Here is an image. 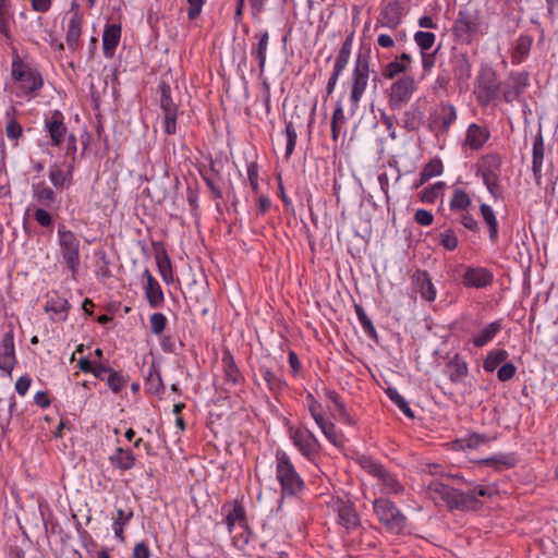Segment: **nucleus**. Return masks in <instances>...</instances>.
<instances>
[{
    "label": "nucleus",
    "mask_w": 558,
    "mask_h": 558,
    "mask_svg": "<svg viewBox=\"0 0 558 558\" xmlns=\"http://www.w3.org/2000/svg\"><path fill=\"white\" fill-rule=\"evenodd\" d=\"M450 509L472 510L480 504L474 494L464 493L456 488L451 489L450 496L445 502Z\"/></svg>",
    "instance_id": "a878e982"
},
{
    "label": "nucleus",
    "mask_w": 558,
    "mask_h": 558,
    "mask_svg": "<svg viewBox=\"0 0 558 558\" xmlns=\"http://www.w3.org/2000/svg\"><path fill=\"white\" fill-rule=\"evenodd\" d=\"M107 386L114 392H120L123 386L125 385V380L121 374L116 372L114 369L108 375L106 378Z\"/></svg>",
    "instance_id": "680f3d73"
},
{
    "label": "nucleus",
    "mask_w": 558,
    "mask_h": 558,
    "mask_svg": "<svg viewBox=\"0 0 558 558\" xmlns=\"http://www.w3.org/2000/svg\"><path fill=\"white\" fill-rule=\"evenodd\" d=\"M17 363L14 344V332L10 328L2 336L0 342V371L7 376L12 377V372Z\"/></svg>",
    "instance_id": "f8f14e48"
},
{
    "label": "nucleus",
    "mask_w": 558,
    "mask_h": 558,
    "mask_svg": "<svg viewBox=\"0 0 558 558\" xmlns=\"http://www.w3.org/2000/svg\"><path fill=\"white\" fill-rule=\"evenodd\" d=\"M451 489L452 487L438 481L432 482L427 487L430 497L435 499L439 498L444 502H446L448 497L450 496Z\"/></svg>",
    "instance_id": "864d4df0"
},
{
    "label": "nucleus",
    "mask_w": 558,
    "mask_h": 558,
    "mask_svg": "<svg viewBox=\"0 0 558 558\" xmlns=\"http://www.w3.org/2000/svg\"><path fill=\"white\" fill-rule=\"evenodd\" d=\"M413 279L422 299L428 302H432L436 299V288L426 271H416L413 276Z\"/></svg>",
    "instance_id": "72a5a7b5"
},
{
    "label": "nucleus",
    "mask_w": 558,
    "mask_h": 558,
    "mask_svg": "<svg viewBox=\"0 0 558 558\" xmlns=\"http://www.w3.org/2000/svg\"><path fill=\"white\" fill-rule=\"evenodd\" d=\"M177 116L178 111L163 113V131L166 134L171 135L177 132Z\"/></svg>",
    "instance_id": "774afa93"
},
{
    "label": "nucleus",
    "mask_w": 558,
    "mask_h": 558,
    "mask_svg": "<svg viewBox=\"0 0 558 558\" xmlns=\"http://www.w3.org/2000/svg\"><path fill=\"white\" fill-rule=\"evenodd\" d=\"M355 313L357 316V319L364 330V332L372 339L377 338V332L375 329V326L373 325L372 319L366 315L365 311L361 305H355Z\"/></svg>",
    "instance_id": "8fccbe9b"
},
{
    "label": "nucleus",
    "mask_w": 558,
    "mask_h": 558,
    "mask_svg": "<svg viewBox=\"0 0 558 558\" xmlns=\"http://www.w3.org/2000/svg\"><path fill=\"white\" fill-rule=\"evenodd\" d=\"M159 89H160V107H161L163 113L178 111V108L171 97L170 86L166 83H162V84H160Z\"/></svg>",
    "instance_id": "3c124183"
},
{
    "label": "nucleus",
    "mask_w": 558,
    "mask_h": 558,
    "mask_svg": "<svg viewBox=\"0 0 558 558\" xmlns=\"http://www.w3.org/2000/svg\"><path fill=\"white\" fill-rule=\"evenodd\" d=\"M402 14V4L398 0H391L383 5L375 27L396 29L401 23Z\"/></svg>",
    "instance_id": "2eb2a0df"
},
{
    "label": "nucleus",
    "mask_w": 558,
    "mask_h": 558,
    "mask_svg": "<svg viewBox=\"0 0 558 558\" xmlns=\"http://www.w3.org/2000/svg\"><path fill=\"white\" fill-rule=\"evenodd\" d=\"M44 128L49 134L50 145L52 147H60L71 133L64 123V114L57 109L45 116Z\"/></svg>",
    "instance_id": "9b49d317"
},
{
    "label": "nucleus",
    "mask_w": 558,
    "mask_h": 558,
    "mask_svg": "<svg viewBox=\"0 0 558 558\" xmlns=\"http://www.w3.org/2000/svg\"><path fill=\"white\" fill-rule=\"evenodd\" d=\"M533 45V38L527 35H521L518 37L515 41V46L512 52V63L520 64L522 63L530 53L531 47Z\"/></svg>",
    "instance_id": "a19ab883"
},
{
    "label": "nucleus",
    "mask_w": 558,
    "mask_h": 558,
    "mask_svg": "<svg viewBox=\"0 0 558 558\" xmlns=\"http://www.w3.org/2000/svg\"><path fill=\"white\" fill-rule=\"evenodd\" d=\"M412 62V56L402 52L383 68L381 74L386 80H392L401 73H407L411 69Z\"/></svg>",
    "instance_id": "5701e85b"
},
{
    "label": "nucleus",
    "mask_w": 558,
    "mask_h": 558,
    "mask_svg": "<svg viewBox=\"0 0 558 558\" xmlns=\"http://www.w3.org/2000/svg\"><path fill=\"white\" fill-rule=\"evenodd\" d=\"M490 159L493 161V165L485 167L481 170L483 183L494 199H502V186L499 182L498 174L495 171V169L498 168L499 166V158L493 156L490 157Z\"/></svg>",
    "instance_id": "a211bd4d"
},
{
    "label": "nucleus",
    "mask_w": 558,
    "mask_h": 558,
    "mask_svg": "<svg viewBox=\"0 0 558 558\" xmlns=\"http://www.w3.org/2000/svg\"><path fill=\"white\" fill-rule=\"evenodd\" d=\"M458 118L457 109L452 104L441 102L428 116V129L437 137H446L451 125Z\"/></svg>",
    "instance_id": "1a4fd4ad"
},
{
    "label": "nucleus",
    "mask_w": 558,
    "mask_h": 558,
    "mask_svg": "<svg viewBox=\"0 0 558 558\" xmlns=\"http://www.w3.org/2000/svg\"><path fill=\"white\" fill-rule=\"evenodd\" d=\"M221 513L225 515L222 523L231 534L235 526L246 527V512L244 507L238 501H227L221 507Z\"/></svg>",
    "instance_id": "ddd939ff"
},
{
    "label": "nucleus",
    "mask_w": 558,
    "mask_h": 558,
    "mask_svg": "<svg viewBox=\"0 0 558 558\" xmlns=\"http://www.w3.org/2000/svg\"><path fill=\"white\" fill-rule=\"evenodd\" d=\"M284 125H286L284 134H286V137H287V145H286L284 157H286V159H289L291 157V155L293 154V150L295 148L296 140H298V133L295 131V128H294L292 121L284 120Z\"/></svg>",
    "instance_id": "603ef678"
},
{
    "label": "nucleus",
    "mask_w": 558,
    "mask_h": 558,
    "mask_svg": "<svg viewBox=\"0 0 558 558\" xmlns=\"http://www.w3.org/2000/svg\"><path fill=\"white\" fill-rule=\"evenodd\" d=\"M417 88L411 75H403L395 81L388 89V106L392 111L401 110L412 98Z\"/></svg>",
    "instance_id": "6e6552de"
},
{
    "label": "nucleus",
    "mask_w": 558,
    "mask_h": 558,
    "mask_svg": "<svg viewBox=\"0 0 558 558\" xmlns=\"http://www.w3.org/2000/svg\"><path fill=\"white\" fill-rule=\"evenodd\" d=\"M424 117L423 108L414 102L403 112L400 125L408 132H415L421 128Z\"/></svg>",
    "instance_id": "bb28decb"
},
{
    "label": "nucleus",
    "mask_w": 558,
    "mask_h": 558,
    "mask_svg": "<svg viewBox=\"0 0 558 558\" xmlns=\"http://www.w3.org/2000/svg\"><path fill=\"white\" fill-rule=\"evenodd\" d=\"M451 71L459 83H465L472 75V65L466 53L453 49L450 56Z\"/></svg>",
    "instance_id": "6ab92c4d"
},
{
    "label": "nucleus",
    "mask_w": 558,
    "mask_h": 558,
    "mask_svg": "<svg viewBox=\"0 0 558 558\" xmlns=\"http://www.w3.org/2000/svg\"><path fill=\"white\" fill-rule=\"evenodd\" d=\"M145 388H146L147 392L157 395V396L162 393L165 390L161 375L154 366H151L148 372L146 383H145Z\"/></svg>",
    "instance_id": "de8ad7c7"
},
{
    "label": "nucleus",
    "mask_w": 558,
    "mask_h": 558,
    "mask_svg": "<svg viewBox=\"0 0 558 558\" xmlns=\"http://www.w3.org/2000/svg\"><path fill=\"white\" fill-rule=\"evenodd\" d=\"M480 463L501 471L513 468L517 464V458L513 453H497L481 460Z\"/></svg>",
    "instance_id": "58836bf2"
},
{
    "label": "nucleus",
    "mask_w": 558,
    "mask_h": 558,
    "mask_svg": "<svg viewBox=\"0 0 558 558\" xmlns=\"http://www.w3.org/2000/svg\"><path fill=\"white\" fill-rule=\"evenodd\" d=\"M336 507L338 521L347 530L355 529L360 524L359 514L351 502L339 501Z\"/></svg>",
    "instance_id": "c756f323"
},
{
    "label": "nucleus",
    "mask_w": 558,
    "mask_h": 558,
    "mask_svg": "<svg viewBox=\"0 0 558 558\" xmlns=\"http://www.w3.org/2000/svg\"><path fill=\"white\" fill-rule=\"evenodd\" d=\"M157 266L162 280L167 283L170 282L172 280V267L170 258L167 255L157 257Z\"/></svg>",
    "instance_id": "052dcab7"
},
{
    "label": "nucleus",
    "mask_w": 558,
    "mask_h": 558,
    "mask_svg": "<svg viewBox=\"0 0 558 558\" xmlns=\"http://www.w3.org/2000/svg\"><path fill=\"white\" fill-rule=\"evenodd\" d=\"M82 35V17L75 12L69 19L68 29L65 35L66 47L71 51H76L80 46V38Z\"/></svg>",
    "instance_id": "7c9ffc66"
},
{
    "label": "nucleus",
    "mask_w": 558,
    "mask_h": 558,
    "mask_svg": "<svg viewBox=\"0 0 558 558\" xmlns=\"http://www.w3.org/2000/svg\"><path fill=\"white\" fill-rule=\"evenodd\" d=\"M7 137L13 142L14 146H17L19 140L23 136L22 125L14 119L11 118L5 126Z\"/></svg>",
    "instance_id": "4d7b16f0"
},
{
    "label": "nucleus",
    "mask_w": 558,
    "mask_h": 558,
    "mask_svg": "<svg viewBox=\"0 0 558 558\" xmlns=\"http://www.w3.org/2000/svg\"><path fill=\"white\" fill-rule=\"evenodd\" d=\"M436 35L432 32L418 31L414 34V41L421 51H428L435 44Z\"/></svg>",
    "instance_id": "6e6d98bb"
},
{
    "label": "nucleus",
    "mask_w": 558,
    "mask_h": 558,
    "mask_svg": "<svg viewBox=\"0 0 558 558\" xmlns=\"http://www.w3.org/2000/svg\"><path fill=\"white\" fill-rule=\"evenodd\" d=\"M480 213L488 230V238L492 244H496L499 239V223L494 209L488 204L480 205Z\"/></svg>",
    "instance_id": "2f4dec72"
},
{
    "label": "nucleus",
    "mask_w": 558,
    "mask_h": 558,
    "mask_svg": "<svg viewBox=\"0 0 558 558\" xmlns=\"http://www.w3.org/2000/svg\"><path fill=\"white\" fill-rule=\"evenodd\" d=\"M58 240L63 263L75 279L81 264V242L73 231L65 230L64 227L58 229Z\"/></svg>",
    "instance_id": "0eeeda50"
},
{
    "label": "nucleus",
    "mask_w": 558,
    "mask_h": 558,
    "mask_svg": "<svg viewBox=\"0 0 558 558\" xmlns=\"http://www.w3.org/2000/svg\"><path fill=\"white\" fill-rule=\"evenodd\" d=\"M120 24H106L102 33V51L104 56L111 59L121 39Z\"/></svg>",
    "instance_id": "b1692460"
},
{
    "label": "nucleus",
    "mask_w": 558,
    "mask_h": 558,
    "mask_svg": "<svg viewBox=\"0 0 558 558\" xmlns=\"http://www.w3.org/2000/svg\"><path fill=\"white\" fill-rule=\"evenodd\" d=\"M360 466L371 476L377 480L380 493L384 495H400L404 487L398 477L388 471L378 460L371 456H361L357 459Z\"/></svg>",
    "instance_id": "20e7f679"
},
{
    "label": "nucleus",
    "mask_w": 558,
    "mask_h": 558,
    "mask_svg": "<svg viewBox=\"0 0 558 558\" xmlns=\"http://www.w3.org/2000/svg\"><path fill=\"white\" fill-rule=\"evenodd\" d=\"M33 198L46 208H52L59 205L58 195L56 191L50 187L45 181L34 183L32 185Z\"/></svg>",
    "instance_id": "393cba45"
},
{
    "label": "nucleus",
    "mask_w": 558,
    "mask_h": 558,
    "mask_svg": "<svg viewBox=\"0 0 558 558\" xmlns=\"http://www.w3.org/2000/svg\"><path fill=\"white\" fill-rule=\"evenodd\" d=\"M34 218L37 223L44 228H50L53 225V219L46 207H38L34 213Z\"/></svg>",
    "instance_id": "e2e57ef3"
},
{
    "label": "nucleus",
    "mask_w": 558,
    "mask_h": 558,
    "mask_svg": "<svg viewBox=\"0 0 558 558\" xmlns=\"http://www.w3.org/2000/svg\"><path fill=\"white\" fill-rule=\"evenodd\" d=\"M490 136L489 130L476 123H471L465 132L464 146L472 150L481 149Z\"/></svg>",
    "instance_id": "4be33fe9"
},
{
    "label": "nucleus",
    "mask_w": 558,
    "mask_h": 558,
    "mask_svg": "<svg viewBox=\"0 0 558 558\" xmlns=\"http://www.w3.org/2000/svg\"><path fill=\"white\" fill-rule=\"evenodd\" d=\"M504 324L502 319H496L482 328H480L473 336L470 338V342L475 348H483L490 343L494 338L502 330Z\"/></svg>",
    "instance_id": "412c9836"
},
{
    "label": "nucleus",
    "mask_w": 558,
    "mask_h": 558,
    "mask_svg": "<svg viewBox=\"0 0 558 558\" xmlns=\"http://www.w3.org/2000/svg\"><path fill=\"white\" fill-rule=\"evenodd\" d=\"M472 204L470 195L461 187H452V196L449 202V208L452 211H464Z\"/></svg>",
    "instance_id": "37998d69"
},
{
    "label": "nucleus",
    "mask_w": 558,
    "mask_h": 558,
    "mask_svg": "<svg viewBox=\"0 0 558 558\" xmlns=\"http://www.w3.org/2000/svg\"><path fill=\"white\" fill-rule=\"evenodd\" d=\"M276 458V478L281 487L283 497L296 496L304 489V481L296 471L290 456L282 449H278Z\"/></svg>",
    "instance_id": "f03ea898"
},
{
    "label": "nucleus",
    "mask_w": 558,
    "mask_h": 558,
    "mask_svg": "<svg viewBox=\"0 0 558 558\" xmlns=\"http://www.w3.org/2000/svg\"><path fill=\"white\" fill-rule=\"evenodd\" d=\"M167 317L162 313H154L149 317V325L151 333L159 336L163 332L167 326Z\"/></svg>",
    "instance_id": "bf43d9fd"
},
{
    "label": "nucleus",
    "mask_w": 558,
    "mask_h": 558,
    "mask_svg": "<svg viewBox=\"0 0 558 558\" xmlns=\"http://www.w3.org/2000/svg\"><path fill=\"white\" fill-rule=\"evenodd\" d=\"M371 49H360L355 56L354 65L350 73L348 84L350 86L349 100L353 106L361 101L369 80Z\"/></svg>",
    "instance_id": "7ed1b4c3"
},
{
    "label": "nucleus",
    "mask_w": 558,
    "mask_h": 558,
    "mask_svg": "<svg viewBox=\"0 0 558 558\" xmlns=\"http://www.w3.org/2000/svg\"><path fill=\"white\" fill-rule=\"evenodd\" d=\"M509 354L504 349H495L487 353L483 362V368L487 373H493L497 366L508 359Z\"/></svg>",
    "instance_id": "a18cd8bd"
},
{
    "label": "nucleus",
    "mask_w": 558,
    "mask_h": 558,
    "mask_svg": "<svg viewBox=\"0 0 558 558\" xmlns=\"http://www.w3.org/2000/svg\"><path fill=\"white\" fill-rule=\"evenodd\" d=\"M449 372V379L451 383H461L469 373V366L466 361L459 354H454L453 357L446 365Z\"/></svg>",
    "instance_id": "e433bc0d"
},
{
    "label": "nucleus",
    "mask_w": 558,
    "mask_h": 558,
    "mask_svg": "<svg viewBox=\"0 0 558 558\" xmlns=\"http://www.w3.org/2000/svg\"><path fill=\"white\" fill-rule=\"evenodd\" d=\"M253 39L256 40V43L252 45L251 54L255 57L256 60L258 61L260 73H264L266 66L267 50L269 45V33L268 31H262L259 33H256L253 36Z\"/></svg>",
    "instance_id": "c85d7f7f"
},
{
    "label": "nucleus",
    "mask_w": 558,
    "mask_h": 558,
    "mask_svg": "<svg viewBox=\"0 0 558 558\" xmlns=\"http://www.w3.org/2000/svg\"><path fill=\"white\" fill-rule=\"evenodd\" d=\"M513 96L520 97L524 89L529 86V74L526 72L512 73Z\"/></svg>",
    "instance_id": "13d9d810"
},
{
    "label": "nucleus",
    "mask_w": 558,
    "mask_h": 558,
    "mask_svg": "<svg viewBox=\"0 0 558 558\" xmlns=\"http://www.w3.org/2000/svg\"><path fill=\"white\" fill-rule=\"evenodd\" d=\"M11 77L17 97L32 99L38 96L44 86V78L38 69L23 61L17 54L12 60Z\"/></svg>",
    "instance_id": "f257e3e1"
},
{
    "label": "nucleus",
    "mask_w": 558,
    "mask_h": 558,
    "mask_svg": "<svg viewBox=\"0 0 558 558\" xmlns=\"http://www.w3.org/2000/svg\"><path fill=\"white\" fill-rule=\"evenodd\" d=\"M69 308L68 300L59 295L51 296L45 305L46 312L51 313V319L59 322L66 320Z\"/></svg>",
    "instance_id": "f704fd0d"
},
{
    "label": "nucleus",
    "mask_w": 558,
    "mask_h": 558,
    "mask_svg": "<svg viewBox=\"0 0 558 558\" xmlns=\"http://www.w3.org/2000/svg\"><path fill=\"white\" fill-rule=\"evenodd\" d=\"M222 366H223V375H225V385L229 388L235 387L241 384L244 378L236 366L234 359L230 351H226L222 354Z\"/></svg>",
    "instance_id": "cd10ccee"
},
{
    "label": "nucleus",
    "mask_w": 558,
    "mask_h": 558,
    "mask_svg": "<svg viewBox=\"0 0 558 558\" xmlns=\"http://www.w3.org/2000/svg\"><path fill=\"white\" fill-rule=\"evenodd\" d=\"M501 82L496 71L488 65L482 66L475 80L474 95L480 106L486 107L500 94Z\"/></svg>",
    "instance_id": "423d86ee"
},
{
    "label": "nucleus",
    "mask_w": 558,
    "mask_h": 558,
    "mask_svg": "<svg viewBox=\"0 0 558 558\" xmlns=\"http://www.w3.org/2000/svg\"><path fill=\"white\" fill-rule=\"evenodd\" d=\"M387 396L405 416L410 418L414 417V413L411 410L409 402L397 391L396 388H388Z\"/></svg>",
    "instance_id": "09e8293b"
},
{
    "label": "nucleus",
    "mask_w": 558,
    "mask_h": 558,
    "mask_svg": "<svg viewBox=\"0 0 558 558\" xmlns=\"http://www.w3.org/2000/svg\"><path fill=\"white\" fill-rule=\"evenodd\" d=\"M373 509L379 522L392 534L405 533L409 521L407 515L388 498H377L373 502Z\"/></svg>",
    "instance_id": "39448f33"
},
{
    "label": "nucleus",
    "mask_w": 558,
    "mask_h": 558,
    "mask_svg": "<svg viewBox=\"0 0 558 558\" xmlns=\"http://www.w3.org/2000/svg\"><path fill=\"white\" fill-rule=\"evenodd\" d=\"M460 222L465 229H468L474 233L480 231V225H478L477 220L473 217V215H471L468 211V209L464 211H461Z\"/></svg>",
    "instance_id": "338daca9"
},
{
    "label": "nucleus",
    "mask_w": 558,
    "mask_h": 558,
    "mask_svg": "<svg viewBox=\"0 0 558 558\" xmlns=\"http://www.w3.org/2000/svg\"><path fill=\"white\" fill-rule=\"evenodd\" d=\"M110 463L123 471L131 470L135 465V456L130 449L117 448L109 457Z\"/></svg>",
    "instance_id": "4c0bfd02"
},
{
    "label": "nucleus",
    "mask_w": 558,
    "mask_h": 558,
    "mask_svg": "<svg viewBox=\"0 0 558 558\" xmlns=\"http://www.w3.org/2000/svg\"><path fill=\"white\" fill-rule=\"evenodd\" d=\"M133 518V510L125 511L122 508H117L116 515L112 517V530L114 536L120 541L124 542V527L130 523Z\"/></svg>",
    "instance_id": "ea45409f"
},
{
    "label": "nucleus",
    "mask_w": 558,
    "mask_h": 558,
    "mask_svg": "<svg viewBox=\"0 0 558 558\" xmlns=\"http://www.w3.org/2000/svg\"><path fill=\"white\" fill-rule=\"evenodd\" d=\"M288 432L289 438L301 454L308 461H314L320 449V444L316 436L304 426H290Z\"/></svg>",
    "instance_id": "9d476101"
},
{
    "label": "nucleus",
    "mask_w": 558,
    "mask_h": 558,
    "mask_svg": "<svg viewBox=\"0 0 558 558\" xmlns=\"http://www.w3.org/2000/svg\"><path fill=\"white\" fill-rule=\"evenodd\" d=\"M446 183L442 181H438L430 186L425 187L421 192V201L424 203L432 204L437 197L440 195L441 191L445 189Z\"/></svg>",
    "instance_id": "5fc2aeb1"
},
{
    "label": "nucleus",
    "mask_w": 558,
    "mask_h": 558,
    "mask_svg": "<svg viewBox=\"0 0 558 558\" xmlns=\"http://www.w3.org/2000/svg\"><path fill=\"white\" fill-rule=\"evenodd\" d=\"M247 178H248L252 191L255 194H258V192H259L258 165L256 162H250L247 165Z\"/></svg>",
    "instance_id": "0e129e2a"
},
{
    "label": "nucleus",
    "mask_w": 558,
    "mask_h": 558,
    "mask_svg": "<svg viewBox=\"0 0 558 558\" xmlns=\"http://www.w3.org/2000/svg\"><path fill=\"white\" fill-rule=\"evenodd\" d=\"M490 440L492 437L485 434L469 433L464 437L458 439L456 444L460 449H477Z\"/></svg>",
    "instance_id": "c03bdc74"
},
{
    "label": "nucleus",
    "mask_w": 558,
    "mask_h": 558,
    "mask_svg": "<svg viewBox=\"0 0 558 558\" xmlns=\"http://www.w3.org/2000/svg\"><path fill=\"white\" fill-rule=\"evenodd\" d=\"M444 171V166L440 159H432L428 161L420 173V182L417 185H422L429 179L440 175Z\"/></svg>",
    "instance_id": "49530a36"
},
{
    "label": "nucleus",
    "mask_w": 558,
    "mask_h": 558,
    "mask_svg": "<svg viewBox=\"0 0 558 558\" xmlns=\"http://www.w3.org/2000/svg\"><path fill=\"white\" fill-rule=\"evenodd\" d=\"M545 154L544 137L542 128L539 126L537 133L534 136L533 148H532V172L536 184H539L543 178V161Z\"/></svg>",
    "instance_id": "aec40b11"
},
{
    "label": "nucleus",
    "mask_w": 558,
    "mask_h": 558,
    "mask_svg": "<svg viewBox=\"0 0 558 558\" xmlns=\"http://www.w3.org/2000/svg\"><path fill=\"white\" fill-rule=\"evenodd\" d=\"M350 58H351V56H349V54L338 52L335 63H333V69H332L331 75L327 82V86H326L327 96H330L333 93V90L337 86L338 80L342 75L343 71L345 70V68L350 61Z\"/></svg>",
    "instance_id": "c9c22d12"
},
{
    "label": "nucleus",
    "mask_w": 558,
    "mask_h": 558,
    "mask_svg": "<svg viewBox=\"0 0 558 558\" xmlns=\"http://www.w3.org/2000/svg\"><path fill=\"white\" fill-rule=\"evenodd\" d=\"M493 280V272L485 267H466L462 276V283L466 288L484 289L490 286Z\"/></svg>",
    "instance_id": "dca6fc26"
},
{
    "label": "nucleus",
    "mask_w": 558,
    "mask_h": 558,
    "mask_svg": "<svg viewBox=\"0 0 558 558\" xmlns=\"http://www.w3.org/2000/svg\"><path fill=\"white\" fill-rule=\"evenodd\" d=\"M441 244L442 246L448 251H453L458 247V236L456 235L454 231L451 229L446 230L444 233H441Z\"/></svg>",
    "instance_id": "69168bd1"
},
{
    "label": "nucleus",
    "mask_w": 558,
    "mask_h": 558,
    "mask_svg": "<svg viewBox=\"0 0 558 558\" xmlns=\"http://www.w3.org/2000/svg\"><path fill=\"white\" fill-rule=\"evenodd\" d=\"M63 165L65 169L56 163L49 167L48 177L56 190L69 189L73 184L74 161Z\"/></svg>",
    "instance_id": "f3484780"
},
{
    "label": "nucleus",
    "mask_w": 558,
    "mask_h": 558,
    "mask_svg": "<svg viewBox=\"0 0 558 558\" xmlns=\"http://www.w3.org/2000/svg\"><path fill=\"white\" fill-rule=\"evenodd\" d=\"M145 296L150 307H159L162 305L165 296L161 286L155 278H149V282L145 286Z\"/></svg>",
    "instance_id": "79ce46f5"
},
{
    "label": "nucleus",
    "mask_w": 558,
    "mask_h": 558,
    "mask_svg": "<svg viewBox=\"0 0 558 558\" xmlns=\"http://www.w3.org/2000/svg\"><path fill=\"white\" fill-rule=\"evenodd\" d=\"M259 373L272 395L281 392L287 387V383L282 378L281 371H272L271 368L262 365L259 367Z\"/></svg>",
    "instance_id": "473e14b6"
},
{
    "label": "nucleus",
    "mask_w": 558,
    "mask_h": 558,
    "mask_svg": "<svg viewBox=\"0 0 558 558\" xmlns=\"http://www.w3.org/2000/svg\"><path fill=\"white\" fill-rule=\"evenodd\" d=\"M454 29L461 37L471 38L474 35L483 34L481 31L480 16L470 10H460L454 23Z\"/></svg>",
    "instance_id": "4468645a"
}]
</instances>
